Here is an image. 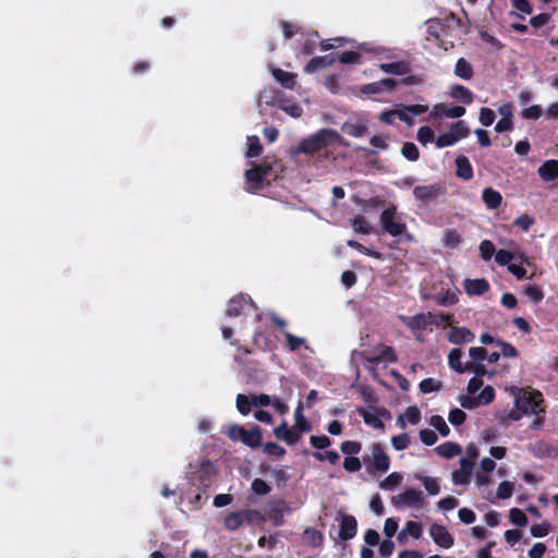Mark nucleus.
<instances>
[{
	"mask_svg": "<svg viewBox=\"0 0 558 558\" xmlns=\"http://www.w3.org/2000/svg\"><path fill=\"white\" fill-rule=\"evenodd\" d=\"M402 155L410 161H416L418 159L420 153L415 144L405 143L402 147Z\"/></svg>",
	"mask_w": 558,
	"mask_h": 558,
	"instance_id": "obj_60",
	"label": "nucleus"
},
{
	"mask_svg": "<svg viewBox=\"0 0 558 558\" xmlns=\"http://www.w3.org/2000/svg\"><path fill=\"white\" fill-rule=\"evenodd\" d=\"M332 62L331 59L328 57H316L308 61L307 65L305 66L306 72H314L317 70H320L323 68H326Z\"/></svg>",
	"mask_w": 558,
	"mask_h": 558,
	"instance_id": "obj_47",
	"label": "nucleus"
},
{
	"mask_svg": "<svg viewBox=\"0 0 558 558\" xmlns=\"http://www.w3.org/2000/svg\"><path fill=\"white\" fill-rule=\"evenodd\" d=\"M278 106L281 110H283L292 118H300L303 113V109L301 106L286 99L279 100Z\"/></svg>",
	"mask_w": 558,
	"mask_h": 558,
	"instance_id": "obj_42",
	"label": "nucleus"
},
{
	"mask_svg": "<svg viewBox=\"0 0 558 558\" xmlns=\"http://www.w3.org/2000/svg\"><path fill=\"white\" fill-rule=\"evenodd\" d=\"M270 168L268 166L258 165L245 172L246 189L255 192L263 186L264 178L268 174Z\"/></svg>",
	"mask_w": 558,
	"mask_h": 558,
	"instance_id": "obj_11",
	"label": "nucleus"
},
{
	"mask_svg": "<svg viewBox=\"0 0 558 558\" xmlns=\"http://www.w3.org/2000/svg\"><path fill=\"white\" fill-rule=\"evenodd\" d=\"M462 355H463V353H462L461 349H452L448 355L449 366L460 374L464 373L466 371L470 372L469 361L465 364H463L461 361Z\"/></svg>",
	"mask_w": 558,
	"mask_h": 558,
	"instance_id": "obj_27",
	"label": "nucleus"
},
{
	"mask_svg": "<svg viewBox=\"0 0 558 558\" xmlns=\"http://www.w3.org/2000/svg\"><path fill=\"white\" fill-rule=\"evenodd\" d=\"M474 338V333L465 327H452L448 333V340L453 344L470 343Z\"/></svg>",
	"mask_w": 558,
	"mask_h": 558,
	"instance_id": "obj_22",
	"label": "nucleus"
},
{
	"mask_svg": "<svg viewBox=\"0 0 558 558\" xmlns=\"http://www.w3.org/2000/svg\"><path fill=\"white\" fill-rule=\"evenodd\" d=\"M495 260L498 265L500 266H507V268L509 267V265H511L512 260H513V256H512V253L511 251H507V250H499L495 253Z\"/></svg>",
	"mask_w": 558,
	"mask_h": 558,
	"instance_id": "obj_59",
	"label": "nucleus"
},
{
	"mask_svg": "<svg viewBox=\"0 0 558 558\" xmlns=\"http://www.w3.org/2000/svg\"><path fill=\"white\" fill-rule=\"evenodd\" d=\"M417 141L423 145L436 141L434 131L429 126H421L417 130Z\"/></svg>",
	"mask_w": 558,
	"mask_h": 558,
	"instance_id": "obj_55",
	"label": "nucleus"
},
{
	"mask_svg": "<svg viewBox=\"0 0 558 558\" xmlns=\"http://www.w3.org/2000/svg\"><path fill=\"white\" fill-rule=\"evenodd\" d=\"M383 230L391 236H399L405 233L407 225L401 220L396 206H389L380 214Z\"/></svg>",
	"mask_w": 558,
	"mask_h": 558,
	"instance_id": "obj_5",
	"label": "nucleus"
},
{
	"mask_svg": "<svg viewBox=\"0 0 558 558\" xmlns=\"http://www.w3.org/2000/svg\"><path fill=\"white\" fill-rule=\"evenodd\" d=\"M246 429H244L242 426L238 424H233L227 427L226 434L228 437L233 441H241L244 433Z\"/></svg>",
	"mask_w": 558,
	"mask_h": 558,
	"instance_id": "obj_62",
	"label": "nucleus"
},
{
	"mask_svg": "<svg viewBox=\"0 0 558 558\" xmlns=\"http://www.w3.org/2000/svg\"><path fill=\"white\" fill-rule=\"evenodd\" d=\"M460 468L452 472L451 480L454 485L466 486L471 482L473 462L470 459H460Z\"/></svg>",
	"mask_w": 558,
	"mask_h": 558,
	"instance_id": "obj_13",
	"label": "nucleus"
},
{
	"mask_svg": "<svg viewBox=\"0 0 558 558\" xmlns=\"http://www.w3.org/2000/svg\"><path fill=\"white\" fill-rule=\"evenodd\" d=\"M435 300L440 305H453L458 302L457 292L453 290H447L439 292L435 295Z\"/></svg>",
	"mask_w": 558,
	"mask_h": 558,
	"instance_id": "obj_45",
	"label": "nucleus"
},
{
	"mask_svg": "<svg viewBox=\"0 0 558 558\" xmlns=\"http://www.w3.org/2000/svg\"><path fill=\"white\" fill-rule=\"evenodd\" d=\"M495 112L492 109L484 107L480 110V122L484 126L492 125L495 121Z\"/></svg>",
	"mask_w": 558,
	"mask_h": 558,
	"instance_id": "obj_64",
	"label": "nucleus"
},
{
	"mask_svg": "<svg viewBox=\"0 0 558 558\" xmlns=\"http://www.w3.org/2000/svg\"><path fill=\"white\" fill-rule=\"evenodd\" d=\"M512 393L517 409L508 413L509 420L518 421L522 415H534L531 426L538 428L544 422L545 413L542 393L530 389H512Z\"/></svg>",
	"mask_w": 558,
	"mask_h": 558,
	"instance_id": "obj_1",
	"label": "nucleus"
},
{
	"mask_svg": "<svg viewBox=\"0 0 558 558\" xmlns=\"http://www.w3.org/2000/svg\"><path fill=\"white\" fill-rule=\"evenodd\" d=\"M335 142L344 144L338 132L331 129H322L302 140L294 148V154H314Z\"/></svg>",
	"mask_w": 558,
	"mask_h": 558,
	"instance_id": "obj_2",
	"label": "nucleus"
},
{
	"mask_svg": "<svg viewBox=\"0 0 558 558\" xmlns=\"http://www.w3.org/2000/svg\"><path fill=\"white\" fill-rule=\"evenodd\" d=\"M428 111V106L426 105H397L395 107V112H397V118L401 121L412 124L413 117L423 114Z\"/></svg>",
	"mask_w": 558,
	"mask_h": 558,
	"instance_id": "obj_12",
	"label": "nucleus"
},
{
	"mask_svg": "<svg viewBox=\"0 0 558 558\" xmlns=\"http://www.w3.org/2000/svg\"><path fill=\"white\" fill-rule=\"evenodd\" d=\"M476 397L477 403H480L481 405L488 404L489 402L493 401L495 397V390L492 386H486Z\"/></svg>",
	"mask_w": 558,
	"mask_h": 558,
	"instance_id": "obj_61",
	"label": "nucleus"
},
{
	"mask_svg": "<svg viewBox=\"0 0 558 558\" xmlns=\"http://www.w3.org/2000/svg\"><path fill=\"white\" fill-rule=\"evenodd\" d=\"M241 441L252 448H256L262 442V434L258 426L253 427L251 430H245Z\"/></svg>",
	"mask_w": 558,
	"mask_h": 558,
	"instance_id": "obj_36",
	"label": "nucleus"
},
{
	"mask_svg": "<svg viewBox=\"0 0 558 558\" xmlns=\"http://www.w3.org/2000/svg\"><path fill=\"white\" fill-rule=\"evenodd\" d=\"M362 416L366 425L376 429H380L384 427L381 420L375 413L369 411H363Z\"/></svg>",
	"mask_w": 558,
	"mask_h": 558,
	"instance_id": "obj_57",
	"label": "nucleus"
},
{
	"mask_svg": "<svg viewBox=\"0 0 558 558\" xmlns=\"http://www.w3.org/2000/svg\"><path fill=\"white\" fill-rule=\"evenodd\" d=\"M342 132L353 137H361L366 133L367 120L359 118L356 120H350L342 124Z\"/></svg>",
	"mask_w": 558,
	"mask_h": 558,
	"instance_id": "obj_20",
	"label": "nucleus"
},
{
	"mask_svg": "<svg viewBox=\"0 0 558 558\" xmlns=\"http://www.w3.org/2000/svg\"><path fill=\"white\" fill-rule=\"evenodd\" d=\"M465 114V108L460 106H446L445 104H436L430 111L432 118L445 116L446 118H461Z\"/></svg>",
	"mask_w": 558,
	"mask_h": 558,
	"instance_id": "obj_15",
	"label": "nucleus"
},
{
	"mask_svg": "<svg viewBox=\"0 0 558 558\" xmlns=\"http://www.w3.org/2000/svg\"><path fill=\"white\" fill-rule=\"evenodd\" d=\"M262 145L259 142V138L257 136H250L247 137V150H246V157H257L262 154Z\"/></svg>",
	"mask_w": 558,
	"mask_h": 558,
	"instance_id": "obj_49",
	"label": "nucleus"
},
{
	"mask_svg": "<svg viewBox=\"0 0 558 558\" xmlns=\"http://www.w3.org/2000/svg\"><path fill=\"white\" fill-rule=\"evenodd\" d=\"M351 227L354 230V232L361 234H369L374 230L372 225L361 215L355 216L353 219H351Z\"/></svg>",
	"mask_w": 558,
	"mask_h": 558,
	"instance_id": "obj_38",
	"label": "nucleus"
},
{
	"mask_svg": "<svg viewBox=\"0 0 558 558\" xmlns=\"http://www.w3.org/2000/svg\"><path fill=\"white\" fill-rule=\"evenodd\" d=\"M523 293L534 304L539 303L544 299V291L538 286L527 284L523 287Z\"/></svg>",
	"mask_w": 558,
	"mask_h": 558,
	"instance_id": "obj_41",
	"label": "nucleus"
},
{
	"mask_svg": "<svg viewBox=\"0 0 558 558\" xmlns=\"http://www.w3.org/2000/svg\"><path fill=\"white\" fill-rule=\"evenodd\" d=\"M422 417L421 410L416 405L408 407L397 417V425L404 429L409 425H416L420 423Z\"/></svg>",
	"mask_w": 558,
	"mask_h": 558,
	"instance_id": "obj_14",
	"label": "nucleus"
},
{
	"mask_svg": "<svg viewBox=\"0 0 558 558\" xmlns=\"http://www.w3.org/2000/svg\"><path fill=\"white\" fill-rule=\"evenodd\" d=\"M390 466L389 457L380 449H375L373 452V468L375 471L386 472Z\"/></svg>",
	"mask_w": 558,
	"mask_h": 558,
	"instance_id": "obj_33",
	"label": "nucleus"
},
{
	"mask_svg": "<svg viewBox=\"0 0 558 558\" xmlns=\"http://www.w3.org/2000/svg\"><path fill=\"white\" fill-rule=\"evenodd\" d=\"M259 519V513L254 510L232 512L226 517L225 526L230 531H234L239 529L244 522L251 523Z\"/></svg>",
	"mask_w": 558,
	"mask_h": 558,
	"instance_id": "obj_9",
	"label": "nucleus"
},
{
	"mask_svg": "<svg viewBox=\"0 0 558 558\" xmlns=\"http://www.w3.org/2000/svg\"><path fill=\"white\" fill-rule=\"evenodd\" d=\"M391 445L396 450H403L410 445V437L408 434H401L391 438Z\"/></svg>",
	"mask_w": 558,
	"mask_h": 558,
	"instance_id": "obj_63",
	"label": "nucleus"
},
{
	"mask_svg": "<svg viewBox=\"0 0 558 558\" xmlns=\"http://www.w3.org/2000/svg\"><path fill=\"white\" fill-rule=\"evenodd\" d=\"M236 409L242 415H247L252 411L253 405V395L246 396L243 393H239L235 400Z\"/></svg>",
	"mask_w": 558,
	"mask_h": 558,
	"instance_id": "obj_39",
	"label": "nucleus"
},
{
	"mask_svg": "<svg viewBox=\"0 0 558 558\" xmlns=\"http://www.w3.org/2000/svg\"><path fill=\"white\" fill-rule=\"evenodd\" d=\"M416 478L421 481L424 488L429 495H438L440 493L439 481L436 477L416 475Z\"/></svg>",
	"mask_w": 558,
	"mask_h": 558,
	"instance_id": "obj_40",
	"label": "nucleus"
},
{
	"mask_svg": "<svg viewBox=\"0 0 558 558\" xmlns=\"http://www.w3.org/2000/svg\"><path fill=\"white\" fill-rule=\"evenodd\" d=\"M531 450L538 458L549 457L554 453V449L545 441H536L531 445Z\"/></svg>",
	"mask_w": 558,
	"mask_h": 558,
	"instance_id": "obj_44",
	"label": "nucleus"
},
{
	"mask_svg": "<svg viewBox=\"0 0 558 558\" xmlns=\"http://www.w3.org/2000/svg\"><path fill=\"white\" fill-rule=\"evenodd\" d=\"M416 199L424 203L435 199L439 194V187L436 185H421L413 190Z\"/></svg>",
	"mask_w": 558,
	"mask_h": 558,
	"instance_id": "obj_26",
	"label": "nucleus"
},
{
	"mask_svg": "<svg viewBox=\"0 0 558 558\" xmlns=\"http://www.w3.org/2000/svg\"><path fill=\"white\" fill-rule=\"evenodd\" d=\"M515 488V484L510 481H502L496 492V496L499 499H508L512 496Z\"/></svg>",
	"mask_w": 558,
	"mask_h": 558,
	"instance_id": "obj_48",
	"label": "nucleus"
},
{
	"mask_svg": "<svg viewBox=\"0 0 558 558\" xmlns=\"http://www.w3.org/2000/svg\"><path fill=\"white\" fill-rule=\"evenodd\" d=\"M537 174L544 182L558 179V160L549 159L544 161L537 169Z\"/></svg>",
	"mask_w": 558,
	"mask_h": 558,
	"instance_id": "obj_21",
	"label": "nucleus"
},
{
	"mask_svg": "<svg viewBox=\"0 0 558 558\" xmlns=\"http://www.w3.org/2000/svg\"><path fill=\"white\" fill-rule=\"evenodd\" d=\"M433 324L438 327L447 328L452 326L453 318L451 315L445 313L432 314V325Z\"/></svg>",
	"mask_w": 558,
	"mask_h": 558,
	"instance_id": "obj_54",
	"label": "nucleus"
},
{
	"mask_svg": "<svg viewBox=\"0 0 558 558\" xmlns=\"http://www.w3.org/2000/svg\"><path fill=\"white\" fill-rule=\"evenodd\" d=\"M462 241L461 235L456 230H446L442 236V244L447 248L457 247Z\"/></svg>",
	"mask_w": 558,
	"mask_h": 558,
	"instance_id": "obj_43",
	"label": "nucleus"
},
{
	"mask_svg": "<svg viewBox=\"0 0 558 558\" xmlns=\"http://www.w3.org/2000/svg\"><path fill=\"white\" fill-rule=\"evenodd\" d=\"M454 74L462 80H471L473 76V68L469 61L464 58H460L456 63Z\"/></svg>",
	"mask_w": 558,
	"mask_h": 558,
	"instance_id": "obj_35",
	"label": "nucleus"
},
{
	"mask_svg": "<svg viewBox=\"0 0 558 558\" xmlns=\"http://www.w3.org/2000/svg\"><path fill=\"white\" fill-rule=\"evenodd\" d=\"M294 429L299 433L308 432L311 426L303 414V405L300 402L294 411Z\"/></svg>",
	"mask_w": 558,
	"mask_h": 558,
	"instance_id": "obj_34",
	"label": "nucleus"
},
{
	"mask_svg": "<svg viewBox=\"0 0 558 558\" xmlns=\"http://www.w3.org/2000/svg\"><path fill=\"white\" fill-rule=\"evenodd\" d=\"M463 288L468 295L475 296L486 293L490 286L487 280L483 278L465 279L463 281Z\"/></svg>",
	"mask_w": 558,
	"mask_h": 558,
	"instance_id": "obj_19",
	"label": "nucleus"
},
{
	"mask_svg": "<svg viewBox=\"0 0 558 558\" xmlns=\"http://www.w3.org/2000/svg\"><path fill=\"white\" fill-rule=\"evenodd\" d=\"M428 534L434 544L440 548L449 549L454 544V538L448 529L438 523H432L428 529Z\"/></svg>",
	"mask_w": 558,
	"mask_h": 558,
	"instance_id": "obj_8",
	"label": "nucleus"
},
{
	"mask_svg": "<svg viewBox=\"0 0 558 558\" xmlns=\"http://www.w3.org/2000/svg\"><path fill=\"white\" fill-rule=\"evenodd\" d=\"M435 451L442 458L450 459L461 453V447L451 441L444 442L435 448Z\"/></svg>",
	"mask_w": 558,
	"mask_h": 558,
	"instance_id": "obj_32",
	"label": "nucleus"
},
{
	"mask_svg": "<svg viewBox=\"0 0 558 558\" xmlns=\"http://www.w3.org/2000/svg\"><path fill=\"white\" fill-rule=\"evenodd\" d=\"M470 130L464 121H459L450 125L449 130L439 135L435 145L437 148H445L454 145L459 141L468 137Z\"/></svg>",
	"mask_w": 558,
	"mask_h": 558,
	"instance_id": "obj_7",
	"label": "nucleus"
},
{
	"mask_svg": "<svg viewBox=\"0 0 558 558\" xmlns=\"http://www.w3.org/2000/svg\"><path fill=\"white\" fill-rule=\"evenodd\" d=\"M396 82L391 78H384L374 83L365 84L360 88V92L365 95H377L385 90H393Z\"/></svg>",
	"mask_w": 558,
	"mask_h": 558,
	"instance_id": "obj_16",
	"label": "nucleus"
},
{
	"mask_svg": "<svg viewBox=\"0 0 558 558\" xmlns=\"http://www.w3.org/2000/svg\"><path fill=\"white\" fill-rule=\"evenodd\" d=\"M402 481L403 475L401 473L392 472L379 483V487L383 490H393L402 483Z\"/></svg>",
	"mask_w": 558,
	"mask_h": 558,
	"instance_id": "obj_37",
	"label": "nucleus"
},
{
	"mask_svg": "<svg viewBox=\"0 0 558 558\" xmlns=\"http://www.w3.org/2000/svg\"><path fill=\"white\" fill-rule=\"evenodd\" d=\"M542 114L543 109L539 105L530 106L521 111V117L527 120H537Z\"/></svg>",
	"mask_w": 558,
	"mask_h": 558,
	"instance_id": "obj_58",
	"label": "nucleus"
},
{
	"mask_svg": "<svg viewBox=\"0 0 558 558\" xmlns=\"http://www.w3.org/2000/svg\"><path fill=\"white\" fill-rule=\"evenodd\" d=\"M441 388V383L434 378H426L420 383V389L423 393L438 391Z\"/></svg>",
	"mask_w": 558,
	"mask_h": 558,
	"instance_id": "obj_56",
	"label": "nucleus"
},
{
	"mask_svg": "<svg viewBox=\"0 0 558 558\" xmlns=\"http://www.w3.org/2000/svg\"><path fill=\"white\" fill-rule=\"evenodd\" d=\"M283 336L286 339L287 347L290 351H295L301 347L305 345V339L301 337H296L289 331H283Z\"/></svg>",
	"mask_w": 558,
	"mask_h": 558,
	"instance_id": "obj_51",
	"label": "nucleus"
},
{
	"mask_svg": "<svg viewBox=\"0 0 558 558\" xmlns=\"http://www.w3.org/2000/svg\"><path fill=\"white\" fill-rule=\"evenodd\" d=\"M252 306L248 298L245 295H238L232 298L229 301L228 307H227V315L230 317H235L241 314H243L246 310H250Z\"/></svg>",
	"mask_w": 558,
	"mask_h": 558,
	"instance_id": "obj_18",
	"label": "nucleus"
},
{
	"mask_svg": "<svg viewBox=\"0 0 558 558\" xmlns=\"http://www.w3.org/2000/svg\"><path fill=\"white\" fill-rule=\"evenodd\" d=\"M509 519L517 526H525L527 524V518L525 513L519 508L510 509Z\"/></svg>",
	"mask_w": 558,
	"mask_h": 558,
	"instance_id": "obj_52",
	"label": "nucleus"
},
{
	"mask_svg": "<svg viewBox=\"0 0 558 558\" xmlns=\"http://www.w3.org/2000/svg\"><path fill=\"white\" fill-rule=\"evenodd\" d=\"M274 434L279 440H283L289 445H293L300 439L299 433L294 429V427L289 428L287 422H282L279 426H277L274 429Z\"/></svg>",
	"mask_w": 558,
	"mask_h": 558,
	"instance_id": "obj_24",
	"label": "nucleus"
},
{
	"mask_svg": "<svg viewBox=\"0 0 558 558\" xmlns=\"http://www.w3.org/2000/svg\"><path fill=\"white\" fill-rule=\"evenodd\" d=\"M391 504L397 509L421 510L425 507L426 500L420 490L407 489L391 498Z\"/></svg>",
	"mask_w": 558,
	"mask_h": 558,
	"instance_id": "obj_6",
	"label": "nucleus"
},
{
	"mask_svg": "<svg viewBox=\"0 0 558 558\" xmlns=\"http://www.w3.org/2000/svg\"><path fill=\"white\" fill-rule=\"evenodd\" d=\"M423 534V524L417 521H408L402 530L398 534V541L400 544H403L408 541L409 537L414 539L421 538Z\"/></svg>",
	"mask_w": 558,
	"mask_h": 558,
	"instance_id": "obj_17",
	"label": "nucleus"
},
{
	"mask_svg": "<svg viewBox=\"0 0 558 558\" xmlns=\"http://www.w3.org/2000/svg\"><path fill=\"white\" fill-rule=\"evenodd\" d=\"M399 319L418 338L421 331L432 325V313H422L414 316L400 315Z\"/></svg>",
	"mask_w": 558,
	"mask_h": 558,
	"instance_id": "obj_10",
	"label": "nucleus"
},
{
	"mask_svg": "<svg viewBox=\"0 0 558 558\" xmlns=\"http://www.w3.org/2000/svg\"><path fill=\"white\" fill-rule=\"evenodd\" d=\"M482 199L488 209H497L502 202V196L498 191L486 187L482 192Z\"/></svg>",
	"mask_w": 558,
	"mask_h": 558,
	"instance_id": "obj_28",
	"label": "nucleus"
},
{
	"mask_svg": "<svg viewBox=\"0 0 558 558\" xmlns=\"http://www.w3.org/2000/svg\"><path fill=\"white\" fill-rule=\"evenodd\" d=\"M384 49L380 47H371L368 44H362L359 46V51H344L340 56L342 63H356L360 59L361 52H376L379 53Z\"/></svg>",
	"mask_w": 558,
	"mask_h": 558,
	"instance_id": "obj_23",
	"label": "nucleus"
},
{
	"mask_svg": "<svg viewBox=\"0 0 558 558\" xmlns=\"http://www.w3.org/2000/svg\"><path fill=\"white\" fill-rule=\"evenodd\" d=\"M356 534V520L352 515H343L340 520L339 537L350 539Z\"/></svg>",
	"mask_w": 558,
	"mask_h": 558,
	"instance_id": "obj_25",
	"label": "nucleus"
},
{
	"mask_svg": "<svg viewBox=\"0 0 558 558\" xmlns=\"http://www.w3.org/2000/svg\"><path fill=\"white\" fill-rule=\"evenodd\" d=\"M429 425L438 430L442 437L448 436L450 433V428L448 427L444 417L440 415H433L429 418Z\"/></svg>",
	"mask_w": 558,
	"mask_h": 558,
	"instance_id": "obj_46",
	"label": "nucleus"
},
{
	"mask_svg": "<svg viewBox=\"0 0 558 558\" xmlns=\"http://www.w3.org/2000/svg\"><path fill=\"white\" fill-rule=\"evenodd\" d=\"M456 173L463 180H470L473 177V168L465 156H458L456 159Z\"/></svg>",
	"mask_w": 558,
	"mask_h": 558,
	"instance_id": "obj_30",
	"label": "nucleus"
},
{
	"mask_svg": "<svg viewBox=\"0 0 558 558\" xmlns=\"http://www.w3.org/2000/svg\"><path fill=\"white\" fill-rule=\"evenodd\" d=\"M478 251H480L481 258L484 260H489L493 257V255L496 253L495 246H494L493 242L489 240L482 241L478 246Z\"/></svg>",
	"mask_w": 558,
	"mask_h": 558,
	"instance_id": "obj_53",
	"label": "nucleus"
},
{
	"mask_svg": "<svg viewBox=\"0 0 558 558\" xmlns=\"http://www.w3.org/2000/svg\"><path fill=\"white\" fill-rule=\"evenodd\" d=\"M469 368L470 372L475 373L477 376H483L487 372L484 366V362L487 361L489 364H495L499 361L500 353L493 352L488 353L482 347H472L469 350Z\"/></svg>",
	"mask_w": 558,
	"mask_h": 558,
	"instance_id": "obj_4",
	"label": "nucleus"
},
{
	"mask_svg": "<svg viewBox=\"0 0 558 558\" xmlns=\"http://www.w3.org/2000/svg\"><path fill=\"white\" fill-rule=\"evenodd\" d=\"M449 96L466 105L473 101L472 92L462 85L451 86L449 89Z\"/></svg>",
	"mask_w": 558,
	"mask_h": 558,
	"instance_id": "obj_29",
	"label": "nucleus"
},
{
	"mask_svg": "<svg viewBox=\"0 0 558 558\" xmlns=\"http://www.w3.org/2000/svg\"><path fill=\"white\" fill-rule=\"evenodd\" d=\"M507 454V448L502 446H493L489 448V457H484L478 463L480 472L475 475L477 487L488 486L492 483L489 473L496 468L495 460H501Z\"/></svg>",
	"mask_w": 558,
	"mask_h": 558,
	"instance_id": "obj_3",
	"label": "nucleus"
},
{
	"mask_svg": "<svg viewBox=\"0 0 558 558\" xmlns=\"http://www.w3.org/2000/svg\"><path fill=\"white\" fill-rule=\"evenodd\" d=\"M271 73L276 81H278L284 88L292 89L296 84L295 74L291 72H286L280 69H272Z\"/></svg>",
	"mask_w": 558,
	"mask_h": 558,
	"instance_id": "obj_31",
	"label": "nucleus"
},
{
	"mask_svg": "<svg viewBox=\"0 0 558 558\" xmlns=\"http://www.w3.org/2000/svg\"><path fill=\"white\" fill-rule=\"evenodd\" d=\"M381 71L389 74L401 75L407 72V65L403 62H391L380 64Z\"/></svg>",
	"mask_w": 558,
	"mask_h": 558,
	"instance_id": "obj_50",
	"label": "nucleus"
}]
</instances>
